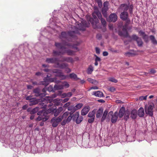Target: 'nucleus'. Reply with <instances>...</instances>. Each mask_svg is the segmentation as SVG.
<instances>
[{"instance_id":"nucleus-1","label":"nucleus","mask_w":157,"mask_h":157,"mask_svg":"<svg viewBox=\"0 0 157 157\" xmlns=\"http://www.w3.org/2000/svg\"><path fill=\"white\" fill-rule=\"evenodd\" d=\"M77 27L78 29L75 31H70L66 33L65 32H62L61 33L59 37L60 39H67L69 36H70L72 38L75 39L77 38V35H80V33L79 30L85 31L86 27H88L90 24L89 21H83L82 22V24H78Z\"/></svg>"},{"instance_id":"nucleus-2","label":"nucleus","mask_w":157,"mask_h":157,"mask_svg":"<svg viewBox=\"0 0 157 157\" xmlns=\"http://www.w3.org/2000/svg\"><path fill=\"white\" fill-rule=\"evenodd\" d=\"M49 104L48 105H44L43 102H41L40 104L44 106V108H47V107L49 108L48 109L47 111L48 113H53L55 117H56L63 110L62 107H59L58 109H56V107L55 105H53V103H51L50 100H48Z\"/></svg>"},{"instance_id":"nucleus-3","label":"nucleus","mask_w":157,"mask_h":157,"mask_svg":"<svg viewBox=\"0 0 157 157\" xmlns=\"http://www.w3.org/2000/svg\"><path fill=\"white\" fill-rule=\"evenodd\" d=\"M45 72H48V75H50L52 74H55V76L58 77L60 78L61 80L65 79L67 76L63 75L62 71L61 70L58 69H45L44 70Z\"/></svg>"},{"instance_id":"nucleus-4","label":"nucleus","mask_w":157,"mask_h":157,"mask_svg":"<svg viewBox=\"0 0 157 157\" xmlns=\"http://www.w3.org/2000/svg\"><path fill=\"white\" fill-rule=\"evenodd\" d=\"M92 16L93 18L90 17L89 21L91 24L93 28L96 29L98 27V26L99 23V21L97 17L96 11L93 13Z\"/></svg>"},{"instance_id":"nucleus-5","label":"nucleus","mask_w":157,"mask_h":157,"mask_svg":"<svg viewBox=\"0 0 157 157\" xmlns=\"http://www.w3.org/2000/svg\"><path fill=\"white\" fill-rule=\"evenodd\" d=\"M47 111H45L44 110H42L38 111L37 112V114L39 116L37 118L36 120L40 121L41 120H43L44 121H46L48 119L47 115L48 114Z\"/></svg>"},{"instance_id":"nucleus-6","label":"nucleus","mask_w":157,"mask_h":157,"mask_svg":"<svg viewBox=\"0 0 157 157\" xmlns=\"http://www.w3.org/2000/svg\"><path fill=\"white\" fill-rule=\"evenodd\" d=\"M154 107V104L153 103L150 104L148 106H145V111L146 113L150 116H152L153 115V110Z\"/></svg>"},{"instance_id":"nucleus-7","label":"nucleus","mask_w":157,"mask_h":157,"mask_svg":"<svg viewBox=\"0 0 157 157\" xmlns=\"http://www.w3.org/2000/svg\"><path fill=\"white\" fill-rule=\"evenodd\" d=\"M62 120V117L61 116H59L57 118L56 117L52 118L51 121L52 126L53 127H56Z\"/></svg>"},{"instance_id":"nucleus-8","label":"nucleus","mask_w":157,"mask_h":157,"mask_svg":"<svg viewBox=\"0 0 157 157\" xmlns=\"http://www.w3.org/2000/svg\"><path fill=\"white\" fill-rule=\"evenodd\" d=\"M109 5V2L105 1L104 2L103 5V7L101 9V12L103 16L105 17H107V12L109 10L108 5Z\"/></svg>"},{"instance_id":"nucleus-9","label":"nucleus","mask_w":157,"mask_h":157,"mask_svg":"<svg viewBox=\"0 0 157 157\" xmlns=\"http://www.w3.org/2000/svg\"><path fill=\"white\" fill-rule=\"evenodd\" d=\"M127 26L126 25L123 27L122 31H118V35L121 36H123L125 37L128 36V34L127 31Z\"/></svg>"},{"instance_id":"nucleus-10","label":"nucleus","mask_w":157,"mask_h":157,"mask_svg":"<svg viewBox=\"0 0 157 157\" xmlns=\"http://www.w3.org/2000/svg\"><path fill=\"white\" fill-rule=\"evenodd\" d=\"M109 115L112 116L111 120L112 122L113 123H115L117 122L118 117V113L117 112H115L113 115V112L111 111L109 113L108 116Z\"/></svg>"},{"instance_id":"nucleus-11","label":"nucleus","mask_w":157,"mask_h":157,"mask_svg":"<svg viewBox=\"0 0 157 157\" xmlns=\"http://www.w3.org/2000/svg\"><path fill=\"white\" fill-rule=\"evenodd\" d=\"M52 76V75H47V77L44 78L43 81H40L39 85H43L45 86H48L49 83V78Z\"/></svg>"},{"instance_id":"nucleus-12","label":"nucleus","mask_w":157,"mask_h":157,"mask_svg":"<svg viewBox=\"0 0 157 157\" xmlns=\"http://www.w3.org/2000/svg\"><path fill=\"white\" fill-rule=\"evenodd\" d=\"M74 111L71 110L69 112V116L67 118V120H64L63 121H62L61 124L62 125L64 126L67 123L69 122L72 120V116L73 115Z\"/></svg>"},{"instance_id":"nucleus-13","label":"nucleus","mask_w":157,"mask_h":157,"mask_svg":"<svg viewBox=\"0 0 157 157\" xmlns=\"http://www.w3.org/2000/svg\"><path fill=\"white\" fill-rule=\"evenodd\" d=\"M120 17L123 21L128 20V14L127 12L124 11L121 13Z\"/></svg>"},{"instance_id":"nucleus-14","label":"nucleus","mask_w":157,"mask_h":157,"mask_svg":"<svg viewBox=\"0 0 157 157\" xmlns=\"http://www.w3.org/2000/svg\"><path fill=\"white\" fill-rule=\"evenodd\" d=\"M62 59L59 60L60 62H64L66 61L68 63H73L74 62V60L73 58L71 57H62Z\"/></svg>"},{"instance_id":"nucleus-15","label":"nucleus","mask_w":157,"mask_h":157,"mask_svg":"<svg viewBox=\"0 0 157 157\" xmlns=\"http://www.w3.org/2000/svg\"><path fill=\"white\" fill-rule=\"evenodd\" d=\"M58 61H59L58 59L56 58H47L46 62L48 63L56 64Z\"/></svg>"},{"instance_id":"nucleus-16","label":"nucleus","mask_w":157,"mask_h":157,"mask_svg":"<svg viewBox=\"0 0 157 157\" xmlns=\"http://www.w3.org/2000/svg\"><path fill=\"white\" fill-rule=\"evenodd\" d=\"M80 44L79 42H77L75 44L71 45L69 43H66L64 44V45L69 47H71V48H72L76 50L77 51H79V49L77 47V46L79 45Z\"/></svg>"},{"instance_id":"nucleus-17","label":"nucleus","mask_w":157,"mask_h":157,"mask_svg":"<svg viewBox=\"0 0 157 157\" xmlns=\"http://www.w3.org/2000/svg\"><path fill=\"white\" fill-rule=\"evenodd\" d=\"M117 16L116 13H111L109 17V19L110 21L115 22L117 20Z\"/></svg>"},{"instance_id":"nucleus-18","label":"nucleus","mask_w":157,"mask_h":157,"mask_svg":"<svg viewBox=\"0 0 157 157\" xmlns=\"http://www.w3.org/2000/svg\"><path fill=\"white\" fill-rule=\"evenodd\" d=\"M126 111L125 108L124 107H122L119 110L118 115L120 118L122 117L124 115Z\"/></svg>"},{"instance_id":"nucleus-19","label":"nucleus","mask_w":157,"mask_h":157,"mask_svg":"<svg viewBox=\"0 0 157 157\" xmlns=\"http://www.w3.org/2000/svg\"><path fill=\"white\" fill-rule=\"evenodd\" d=\"M90 110L89 106L84 107L81 111V114L82 116L86 115Z\"/></svg>"},{"instance_id":"nucleus-20","label":"nucleus","mask_w":157,"mask_h":157,"mask_svg":"<svg viewBox=\"0 0 157 157\" xmlns=\"http://www.w3.org/2000/svg\"><path fill=\"white\" fill-rule=\"evenodd\" d=\"M56 65L57 66L56 67H59L61 69H64L66 68L68 66V64L66 63H63L61 64H60L59 62H58L56 63Z\"/></svg>"},{"instance_id":"nucleus-21","label":"nucleus","mask_w":157,"mask_h":157,"mask_svg":"<svg viewBox=\"0 0 157 157\" xmlns=\"http://www.w3.org/2000/svg\"><path fill=\"white\" fill-rule=\"evenodd\" d=\"M119 8L124 11L126 12L129 9V5H128L126 4H121L120 5Z\"/></svg>"},{"instance_id":"nucleus-22","label":"nucleus","mask_w":157,"mask_h":157,"mask_svg":"<svg viewBox=\"0 0 157 157\" xmlns=\"http://www.w3.org/2000/svg\"><path fill=\"white\" fill-rule=\"evenodd\" d=\"M65 53V52H63V50L62 51H59L53 50L52 52L53 56H59L61 55H63Z\"/></svg>"},{"instance_id":"nucleus-23","label":"nucleus","mask_w":157,"mask_h":157,"mask_svg":"<svg viewBox=\"0 0 157 157\" xmlns=\"http://www.w3.org/2000/svg\"><path fill=\"white\" fill-rule=\"evenodd\" d=\"M103 109L102 108H100L99 109L96 113V117L97 118H99L101 117L103 113Z\"/></svg>"},{"instance_id":"nucleus-24","label":"nucleus","mask_w":157,"mask_h":157,"mask_svg":"<svg viewBox=\"0 0 157 157\" xmlns=\"http://www.w3.org/2000/svg\"><path fill=\"white\" fill-rule=\"evenodd\" d=\"M137 117V111L136 109L132 110L131 113V117L132 119H135Z\"/></svg>"},{"instance_id":"nucleus-25","label":"nucleus","mask_w":157,"mask_h":157,"mask_svg":"<svg viewBox=\"0 0 157 157\" xmlns=\"http://www.w3.org/2000/svg\"><path fill=\"white\" fill-rule=\"evenodd\" d=\"M140 34L142 36L143 38L146 42H147L148 40V37L147 35L144 32L140 31Z\"/></svg>"},{"instance_id":"nucleus-26","label":"nucleus","mask_w":157,"mask_h":157,"mask_svg":"<svg viewBox=\"0 0 157 157\" xmlns=\"http://www.w3.org/2000/svg\"><path fill=\"white\" fill-rule=\"evenodd\" d=\"M93 94L96 97H101L103 96V94L101 91H94L93 92Z\"/></svg>"},{"instance_id":"nucleus-27","label":"nucleus","mask_w":157,"mask_h":157,"mask_svg":"<svg viewBox=\"0 0 157 157\" xmlns=\"http://www.w3.org/2000/svg\"><path fill=\"white\" fill-rule=\"evenodd\" d=\"M76 52V51L74 52L70 49H68L63 51V52H65V53H67L68 55L71 56L75 55V52Z\"/></svg>"},{"instance_id":"nucleus-28","label":"nucleus","mask_w":157,"mask_h":157,"mask_svg":"<svg viewBox=\"0 0 157 157\" xmlns=\"http://www.w3.org/2000/svg\"><path fill=\"white\" fill-rule=\"evenodd\" d=\"M144 115V109L143 108H140L138 111V115L140 117H143Z\"/></svg>"},{"instance_id":"nucleus-29","label":"nucleus","mask_w":157,"mask_h":157,"mask_svg":"<svg viewBox=\"0 0 157 157\" xmlns=\"http://www.w3.org/2000/svg\"><path fill=\"white\" fill-rule=\"evenodd\" d=\"M30 109L29 108L27 110V111L28 112H30L31 114H33L38 112L39 108L38 107H36L32 109L31 110H30Z\"/></svg>"},{"instance_id":"nucleus-30","label":"nucleus","mask_w":157,"mask_h":157,"mask_svg":"<svg viewBox=\"0 0 157 157\" xmlns=\"http://www.w3.org/2000/svg\"><path fill=\"white\" fill-rule=\"evenodd\" d=\"M69 112L68 111H67L63 113L62 116H61L62 117V119L63 118V120L62 121H63L64 120H67V118L69 116Z\"/></svg>"},{"instance_id":"nucleus-31","label":"nucleus","mask_w":157,"mask_h":157,"mask_svg":"<svg viewBox=\"0 0 157 157\" xmlns=\"http://www.w3.org/2000/svg\"><path fill=\"white\" fill-rule=\"evenodd\" d=\"M108 110L107 109L105 110L103 113V115L101 118V122H103L105 121V119L106 118V116L108 114Z\"/></svg>"},{"instance_id":"nucleus-32","label":"nucleus","mask_w":157,"mask_h":157,"mask_svg":"<svg viewBox=\"0 0 157 157\" xmlns=\"http://www.w3.org/2000/svg\"><path fill=\"white\" fill-rule=\"evenodd\" d=\"M130 114V112L128 110H126V111L124 115V119L125 121H127V120L129 118Z\"/></svg>"},{"instance_id":"nucleus-33","label":"nucleus","mask_w":157,"mask_h":157,"mask_svg":"<svg viewBox=\"0 0 157 157\" xmlns=\"http://www.w3.org/2000/svg\"><path fill=\"white\" fill-rule=\"evenodd\" d=\"M69 77L73 79L76 81H77L79 79V78L77 77V75L74 73L70 74Z\"/></svg>"},{"instance_id":"nucleus-34","label":"nucleus","mask_w":157,"mask_h":157,"mask_svg":"<svg viewBox=\"0 0 157 157\" xmlns=\"http://www.w3.org/2000/svg\"><path fill=\"white\" fill-rule=\"evenodd\" d=\"M87 80L89 82L94 85H97L98 83V82L97 81L90 78H88Z\"/></svg>"},{"instance_id":"nucleus-35","label":"nucleus","mask_w":157,"mask_h":157,"mask_svg":"<svg viewBox=\"0 0 157 157\" xmlns=\"http://www.w3.org/2000/svg\"><path fill=\"white\" fill-rule=\"evenodd\" d=\"M55 46L58 48L60 49H66V48L63 46L62 44L61 43H55Z\"/></svg>"},{"instance_id":"nucleus-36","label":"nucleus","mask_w":157,"mask_h":157,"mask_svg":"<svg viewBox=\"0 0 157 157\" xmlns=\"http://www.w3.org/2000/svg\"><path fill=\"white\" fill-rule=\"evenodd\" d=\"M94 70V68L93 67L90 65L88 67L87 70V73L88 74H91Z\"/></svg>"},{"instance_id":"nucleus-37","label":"nucleus","mask_w":157,"mask_h":157,"mask_svg":"<svg viewBox=\"0 0 157 157\" xmlns=\"http://www.w3.org/2000/svg\"><path fill=\"white\" fill-rule=\"evenodd\" d=\"M79 116V113L78 112H76L72 116V120L73 121H75V120L78 118Z\"/></svg>"},{"instance_id":"nucleus-38","label":"nucleus","mask_w":157,"mask_h":157,"mask_svg":"<svg viewBox=\"0 0 157 157\" xmlns=\"http://www.w3.org/2000/svg\"><path fill=\"white\" fill-rule=\"evenodd\" d=\"M150 38L151 40V41L152 43L153 44H155L157 45V41L155 39V36L152 35H150Z\"/></svg>"},{"instance_id":"nucleus-39","label":"nucleus","mask_w":157,"mask_h":157,"mask_svg":"<svg viewBox=\"0 0 157 157\" xmlns=\"http://www.w3.org/2000/svg\"><path fill=\"white\" fill-rule=\"evenodd\" d=\"M95 110L94 109L92 111L90 112L88 115V117L90 118H95Z\"/></svg>"},{"instance_id":"nucleus-40","label":"nucleus","mask_w":157,"mask_h":157,"mask_svg":"<svg viewBox=\"0 0 157 157\" xmlns=\"http://www.w3.org/2000/svg\"><path fill=\"white\" fill-rule=\"evenodd\" d=\"M63 88V87L62 85H55L54 87V89L55 90H61Z\"/></svg>"},{"instance_id":"nucleus-41","label":"nucleus","mask_w":157,"mask_h":157,"mask_svg":"<svg viewBox=\"0 0 157 157\" xmlns=\"http://www.w3.org/2000/svg\"><path fill=\"white\" fill-rule=\"evenodd\" d=\"M33 92L35 94V96H40L41 94H40L39 89L38 88H36L33 90Z\"/></svg>"},{"instance_id":"nucleus-42","label":"nucleus","mask_w":157,"mask_h":157,"mask_svg":"<svg viewBox=\"0 0 157 157\" xmlns=\"http://www.w3.org/2000/svg\"><path fill=\"white\" fill-rule=\"evenodd\" d=\"M30 102V103L29 104V105L32 106L33 105H35L38 104V101L35 98H34V100H32Z\"/></svg>"},{"instance_id":"nucleus-43","label":"nucleus","mask_w":157,"mask_h":157,"mask_svg":"<svg viewBox=\"0 0 157 157\" xmlns=\"http://www.w3.org/2000/svg\"><path fill=\"white\" fill-rule=\"evenodd\" d=\"M83 117L82 116H79L78 118L75 121L76 123L77 124H79L83 120Z\"/></svg>"},{"instance_id":"nucleus-44","label":"nucleus","mask_w":157,"mask_h":157,"mask_svg":"<svg viewBox=\"0 0 157 157\" xmlns=\"http://www.w3.org/2000/svg\"><path fill=\"white\" fill-rule=\"evenodd\" d=\"M83 106L82 103H78L75 106H74L75 110V111L76 110L80 109Z\"/></svg>"},{"instance_id":"nucleus-45","label":"nucleus","mask_w":157,"mask_h":157,"mask_svg":"<svg viewBox=\"0 0 157 157\" xmlns=\"http://www.w3.org/2000/svg\"><path fill=\"white\" fill-rule=\"evenodd\" d=\"M62 99H60L57 100V99H56L54 100L55 104L54 105H60V103L62 101Z\"/></svg>"},{"instance_id":"nucleus-46","label":"nucleus","mask_w":157,"mask_h":157,"mask_svg":"<svg viewBox=\"0 0 157 157\" xmlns=\"http://www.w3.org/2000/svg\"><path fill=\"white\" fill-rule=\"evenodd\" d=\"M62 93V91H58V92L57 93H56L55 94H54L52 95L51 97L52 98H56L57 96L59 95L60 96L61 95V94Z\"/></svg>"},{"instance_id":"nucleus-47","label":"nucleus","mask_w":157,"mask_h":157,"mask_svg":"<svg viewBox=\"0 0 157 157\" xmlns=\"http://www.w3.org/2000/svg\"><path fill=\"white\" fill-rule=\"evenodd\" d=\"M96 13L97 16H98V17L99 19H101V18H102L101 13L98 10L96 11Z\"/></svg>"},{"instance_id":"nucleus-48","label":"nucleus","mask_w":157,"mask_h":157,"mask_svg":"<svg viewBox=\"0 0 157 157\" xmlns=\"http://www.w3.org/2000/svg\"><path fill=\"white\" fill-rule=\"evenodd\" d=\"M67 110L68 111H73L74 112H75V107L74 105H69L67 108Z\"/></svg>"},{"instance_id":"nucleus-49","label":"nucleus","mask_w":157,"mask_h":157,"mask_svg":"<svg viewBox=\"0 0 157 157\" xmlns=\"http://www.w3.org/2000/svg\"><path fill=\"white\" fill-rule=\"evenodd\" d=\"M138 45L140 47H141L142 45L143 42L141 39H139L136 41Z\"/></svg>"},{"instance_id":"nucleus-50","label":"nucleus","mask_w":157,"mask_h":157,"mask_svg":"<svg viewBox=\"0 0 157 157\" xmlns=\"http://www.w3.org/2000/svg\"><path fill=\"white\" fill-rule=\"evenodd\" d=\"M63 87L65 86L66 88H68L69 86V85L68 83L66 81L62 83V85Z\"/></svg>"},{"instance_id":"nucleus-51","label":"nucleus","mask_w":157,"mask_h":157,"mask_svg":"<svg viewBox=\"0 0 157 157\" xmlns=\"http://www.w3.org/2000/svg\"><path fill=\"white\" fill-rule=\"evenodd\" d=\"M98 7L101 8L102 6V2L101 0H97V1Z\"/></svg>"},{"instance_id":"nucleus-52","label":"nucleus","mask_w":157,"mask_h":157,"mask_svg":"<svg viewBox=\"0 0 157 157\" xmlns=\"http://www.w3.org/2000/svg\"><path fill=\"white\" fill-rule=\"evenodd\" d=\"M133 8V6L132 5H131L130 6L129 5V11L130 14H132V10Z\"/></svg>"},{"instance_id":"nucleus-53","label":"nucleus","mask_w":157,"mask_h":157,"mask_svg":"<svg viewBox=\"0 0 157 157\" xmlns=\"http://www.w3.org/2000/svg\"><path fill=\"white\" fill-rule=\"evenodd\" d=\"M100 20H101V23L103 26H105L106 25V22L105 20L103 18L100 19Z\"/></svg>"},{"instance_id":"nucleus-54","label":"nucleus","mask_w":157,"mask_h":157,"mask_svg":"<svg viewBox=\"0 0 157 157\" xmlns=\"http://www.w3.org/2000/svg\"><path fill=\"white\" fill-rule=\"evenodd\" d=\"M109 81L112 82H113L114 83H117L118 82L117 80L116 79L113 78H109Z\"/></svg>"},{"instance_id":"nucleus-55","label":"nucleus","mask_w":157,"mask_h":157,"mask_svg":"<svg viewBox=\"0 0 157 157\" xmlns=\"http://www.w3.org/2000/svg\"><path fill=\"white\" fill-rule=\"evenodd\" d=\"M34 98H32V96H27L25 98V99L26 100L29 101L30 102L32 100H34Z\"/></svg>"},{"instance_id":"nucleus-56","label":"nucleus","mask_w":157,"mask_h":157,"mask_svg":"<svg viewBox=\"0 0 157 157\" xmlns=\"http://www.w3.org/2000/svg\"><path fill=\"white\" fill-rule=\"evenodd\" d=\"M71 104L70 102H68L66 103L63 106V108H68Z\"/></svg>"},{"instance_id":"nucleus-57","label":"nucleus","mask_w":157,"mask_h":157,"mask_svg":"<svg viewBox=\"0 0 157 157\" xmlns=\"http://www.w3.org/2000/svg\"><path fill=\"white\" fill-rule=\"evenodd\" d=\"M132 38L133 39L136 41L139 39V37L136 35H133L132 36Z\"/></svg>"},{"instance_id":"nucleus-58","label":"nucleus","mask_w":157,"mask_h":157,"mask_svg":"<svg viewBox=\"0 0 157 157\" xmlns=\"http://www.w3.org/2000/svg\"><path fill=\"white\" fill-rule=\"evenodd\" d=\"M95 118H89L88 120V122L90 123H93L94 120Z\"/></svg>"},{"instance_id":"nucleus-59","label":"nucleus","mask_w":157,"mask_h":157,"mask_svg":"<svg viewBox=\"0 0 157 157\" xmlns=\"http://www.w3.org/2000/svg\"><path fill=\"white\" fill-rule=\"evenodd\" d=\"M147 96H141L139 97V100H146L147 99Z\"/></svg>"},{"instance_id":"nucleus-60","label":"nucleus","mask_w":157,"mask_h":157,"mask_svg":"<svg viewBox=\"0 0 157 157\" xmlns=\"http://www.w3.org/2000/svg\"><path fill=\"white\" fill-rule=\"evenodd\" d=\"M47 91V89L46 88H44L42 90V91L43 92V95L44 96L47 95V94L46 93V92Z\"/></svg>"},{"instance_id":"nucleus-61","label":"nucleus","mask_w":157,"mask_h":157,"mask_svg":"<svg viewBox=\"0 0 157 157\" xmlns=\"http://www.w3.org/2000/svg\"><path fill=\"white\" fill-rule=\"evenodd\" d=\"M47 89V91H48L49 92L52 91L53 90V87L51 86H49V87Z\"/></svg>"},{"instance_id":"nucleus-62","label":"nucleus","mask_w":157,"mask_h":157,"mask_svg":"<svg viewBox=\"0 0 157 157\" xmlns=\"http://www.w3.org/2000/svg\"><path fill=\"white\" fill-rule=\"evenodd\" d=\"M49 82H55V80L56 79V78H49Z\"/></svg>"},{"instance_id":"nucleus-63","label":"nucleus","mask_w":157,"mask_h":157,"mask_svg":"<svg viewBox=\"0 0 157 157\" xmlns=\"http://www.w3.org/2000/svg\"><path fill=\"white\" fill-rule=\"evenodd\" d=\"M132 53H130V52H128L126 53H125V55L126 56H131L132 55Z\"/></svg>"},{"instance_id":"nucleus-64","label":"nucleus","mask_w":157,"mask_h":157,"mask_svg":"<svg viewBox=\"0 0 157 157\" xmlns=\"http://www.w3.org/2000/svg\"><path fill=\"white\" fill-rule=\"evenodd\" d=\"M95 56L96 57V58L95 59V61H100L101 60V59L98 57L97 55H95Z\"/></svg>"}]
</instances>
